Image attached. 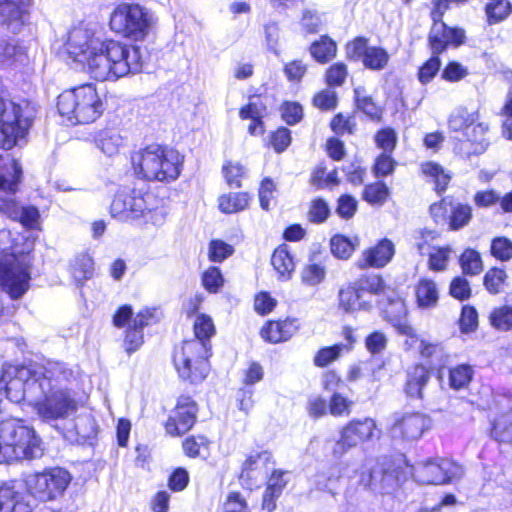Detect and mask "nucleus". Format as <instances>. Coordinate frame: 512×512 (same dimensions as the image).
Returning <instances> with one entry per match:
<instances>
[{"label":"nucleus","instance_id":"obj_1","mask_svg":"<svg viewBox=\"0 0 512 512\" xmlns=\"http://www.w3.org/2000/svg\"><path fill=\"white\" fill-rule=\"evenodd\" d=\"M66 50L97 81H116L140 73L146 63V51L140 46L103 38L84 27L69 32Z\"/></svg>","mask_w":512,"mask_h":512},{"label":"nucleus","instance_id":"obj_2","mask_svg":"<svg viewBox=\"0 0 512 512\" xmlns=\"http://www.w3.org/2000/svg\"><path fill=\"white\" fill-rule=\"evenodd\" d=\"M43 380L28 391V404L41 421L54 425L73 416L79 401L68 385L76 379L75 371L65 362L48 360Z\"/></svg>","mask_w":512,"mask_h":512},{"label":"nucleus","instance_id":"obj_3","mask_svg":"<svg viewBox=\"0 0 512 512\" xmlns=\"http://www.w3.org/2000/svg\"><path fill=\"white\" fill-rule=\"evenodd\" d=\"M195 338L184 341L174 353V366L180 377L197 383L205 379L208 372L207 359L210 355V338L215 333L211 317L201 314L194 322Z\"/></svg>","mask_w":512,"mask_h":512},{"label":"nucleus","instance_id":"obj_4","mask_svg":"<svg viewBox=\"0 0 512 512\" xmlns=\"http://www.w3.org/2000/svg\"><path fill=\"white\" fill-rule=\"evenodd\" d=\"M131 162L137 177L147 181L171 182L181 174L183 157L172 148L151 144L134 152Z\"/></svg>","mask_w":512,"mask_h":512},{"label":"nucleus","instance_id":"obj_5","mask_svg":"<svg viewBox=\"0 0 512 512\" xmlns=\"http://www.w3.org/2000/svg\"><path fill=\"white\" fill-rule=\"evenodd\" d=\"M42 440L32 426L20 419L0 422V464L39 458Z\"/></svg>","mask_w":512,"mask_h":512},{"label":"nucleus","instance_id":"obj_6","mask_svg":"<svg viewBox=\"0 0 512 512\" xmlns=\"http://www.w3.org/2000/svg\"><path fill=\"white\" fill-rule=\"evenodd\" d=\"M22 168L8 153L0 154V212L10 219L19 220L30 229L39 223V211L36 207L19 206L13 198L21 181Z\"/></svg>","mask_w":512,"mask_h":512},{"label":"nucleus","instance_id":"obj_7","mask_svg":"<svg viewBox=\"0 0 512 512\" xmlns=\"http://www.w3.org/2000/svg\"><path fill=\"white\" fill-rule=\"evenodd\" d=\"M113 218L129 221L143 218L145 223L160 226L165 221V211L160 200L142 189H123L115 196L110 206Z\"/></svg>","mask_w":512,"mask_h":512},{"label":"nucleus","instance_id":"obj_8","mask_svg":"<svg viewBox=\"0 0 512 512\" xmlns=\"http://www.w3.org/2000/svg\"><path fill=\"white\" fill-rule=\"evenodd\" d=\"M57 108L71 124H88L102 115L104 103L96 87L85 84L62 92L58 96Z\"/></svg>","mask_w":512,"mask_h":512},{"label":"nucleus","instance_id":"obj_9","mask_svg":"<svg viewBox=\"0 0 512 512\" xmlns=\"http://www.w3.org/2000/svg\"><path fill=\"white\" fill-rule=\"evenodd\" d=\"M449 128L455 132H462L464 141L459 152L464 157L479 155L486 151L489 141L486 137L489 126L480 120L478 111H469L467 108L456 109L449 117Z\"/></svg>","mask_w":512,"mask_h":512},{"label":"nucleus","instance_id":"obj_10","mask_svg":"<svg viewBox=\"0 0 512 512\" xmlns=\"http://www.w3.org/2000/svg\"><path fill=\"white\" fill-rule=\"evenodd\" d=\"M46 369L48 360L27 366L4 365L0 378V392H4L11 402L28 403V390L43 380Z\"/></svg>","mask_w":512,"mask_h":512},{"label":"nucleus","instance_id":"obj_11","mask_svg":"<svg viewBox=\"0 0 512 512\" xmlns=\"http://www.w3.org/2000/svg\"><path fill=\"white\" fill-rule=\"evenodd\" d=\"M157 21L154 13L137 3L117 5L110 17L111 29L132 40H143Z\"/></svg>","mask_w":512,"mask_h":512},{"label":"nucleus","instance_id":"obj_12","mask_svg":"<svg viewBox=\"0 0 512 512\" xmlns=\"http://www.w3.org/2000/svg\"><path fill=\"white\" fill-rule=\"evenodd\" d=\"M406 481L404 468L394 461L383 458L361 471L359 482L371 492L380 495H394Z\"/></svg>","mask_w":512,"mask_h":512},{"label":"nucleus","instance_id":"obj_13","mask_svg":"<svg viewBox=\"0 0 512 512\" xmlns=\"http://www.w3.org/2000/svg\"><path fill=\"white\" fill-rule=\"evenodd\" d=\"M31 266L29 254L0 255V287L11 299H19L28 291Z\"/></svg>","mask_w":512,"mask_h":512},{"label":"nucleus","instance_id":"obj_14","mask_svg":"<svg viewBox=\"0 0 512 512\" xmlns=\"http://www.w3.org/2000/svg\"><path fill=\"white\" fill-rule=\"evenodd\" d=\"M410 472L420 484L444 485L460 480L464 475V468L451 459L437 458L416 463Z\"/></svg>","mask_w":512,"mask_h":512},{"label":"nucleus","instance_id":"obj_15","mask_svg":"<svg viewBox=\"0 0 512 512\" xmlns=\"http://www.w3.org/2000/svg\"><path fill=\"white\" fill-rule=\"evenodd\" d=\"M380 436L381 430L373 418L352 419L339 431V439L332 448V455L341 458L359 444L379 439Z\"/></svg>","mask_w":512,"mask_h":512},{"label":"nucleus","instance_id":"obj_16","mask_svg":"<svg viewBox=\"0 0 512 512\" xmlns=\"http://www.w3.org/2000/svg\"><path fill=\"white\" fill-rule=\"evenodd\" d=\"M155 309L144 308L135 316L131 306L120 307L113 316V325L117 328L127 326L124 338V349L128 354L138 350L143 344V328L155 320Z\"/></svg>","mask_w":512,"mask_h":512},{"label":"nucleus","instance_id":"obj_17","mask_svg":"<svg viewBox=\"0 0 512 512\" xmlns=\"http://www.w3.org/2000/svg\"><path fill=\"white\" fill-rule=\"evenodd\" d=\"M70 473L59 467L30 475L26 479L29 490L40 500L50 501L62 496L71 482Z\"/></svg>","mask_w":512,"mask_h":512},{"label":"nucleus","instance_id":"obj_18","mask_svg":"<svg viewBox=\"0 0 512 512\" xmlns=\"http://www.w3.org/2000/svg\"><path fill=\"white\" fill-rule=\"evenodd\" d=\"M431 420L420 412L395 413L391 426V434L394 438L406 441H415L430 429Z\"/></svg>","mask_w":512,"mask_h":512},{"label":"nucleus","instance_id":"obj_19","mask_svg":"<svg viewBox=\"0 0 512 512\" xmlns=\"http://www.w3.org/2000/svg\"><path fill=\"white\" fill-rule=\"evenodd\" d=\"M197 412V405L190 397H180L165 424L166 432L171 436L188 432L196 421Z\"/></svg>","mask_w":512,"mask_h":512},{"label":"nucleus","instance_id":"obj_20","mask_svg":"<svg viewBox=\"0 0 512 512\" xmlns=\"http://www.w3.org/2000/svg\"><path fill=\"white\" fill-rule=\"evenodd\" d=\"M465 32L463 29L448 27L442 20L433 21L429 33V44L432 54L439 55L449 45L459 46L464 43Z\"/></svg>","mask_w":512,"mask_h":512},{"label":"nucleus","instance_id":"obj_21","mask_svg":"<svg viewBox=\"0 0 512 512\" xmlns=\"http://www.w3.org/2000/svg\"><path fill=\"white\" fill-rule=\"evenodd\" d=\"M395 254L393 242L387 238L380 240L375 246L364 250L356 262L357 267L382 268L386 266Z\"/></svg>","mask_w":512,"mask_h":512},{"label":"nucleus","instance_id":"obj_22","mask_svg":"<svg viewBox=\"0 0 512 512\" xmlns=\"http://www.w3.org/2000/svg\"><path fill=\"white\" fill-rule=\"evenodd\" d=\"M383 312L385 319L391 323L399 334L410 338L416 337L415 329L407 321L405 303L399 296L394 295L393 297H389L387 305L383 308Z\"/></svg>","mask_w":512,"mask_h":512},{"label":"nucleus","instance_id":"obj_23","mask_svg":"<svg viewBox=\"0 0 512 512\" xmlns=\"http://www.w3.org/2000/svg\"><path fill=\"white\" fill-rule=\"evenodd\" d=\"M338 307L345 313L367 311L372 307V300L364 297L353 283H349L338 291Z\"/></svg>","mask_w":512,"mask_h":512},{"label":"nucleus","instance_id":"obj_24","mask_svg":"<svg viewBox=\"0 0 512 512\" xmlns=\"http://www.w3.org/2000/svg\"><path fill=\"white\" fill-rule=\"evenodd\" d=\"M298 330L295 319L284 321H269L261 329V337L269 343H280L289 340Z\"/></svg>","mask_w":512,"mask_h":512},{"label":"nucleus","instance_id":"obj_25","mask_svg":"<svg viewBox=\"0 0 512 512\" xmlns=\"http://www.w3.org/2000/svg\"><path fill=\"white\" fill-rule=\"evenodd\" d=\"M27 497L11 486L0 487V512H31Z\"/></svg>","mask_w":512,"mask_h":512},{"label":"nucleus","instance_id":"obj_26","mask_svg":"<svg viewBox=\"0 0 512 512\" xmlns=\"http://www.w3.org/2000/svg\"><path fill=\"white\" fill-rule=\"evenodd\" d=\"M96 147L105 155L112 157L118 154L123 145V138L114 128H105L97 131L94 135Z\"/></svg>","mask_w":512,"mask_h":512},{"label":"nucleus","instance_id":"obj_27","mask_svg":"<svg viewBox=\"0 0 512 512\" xmlns=\"http://www.w3.org/2000/svg\"><path fill=\"white\" fill-rule=\"evenodd\" d=\"M287 475L288 473L283 471H274L272 473L263 495V509L268 512H272L275 509V499L281 495L284 487L286 486L287 479H285V476Z\"/></svg>","mask_w":512,"mask_h":512},{"label":"nucleus","instance_id":"obj_28","mask_svg":"<svg viewBox=\"0 0 512 512\" xmlns=\"http://www.w3.org/2000/svg\"><path fill=\"white\" fill-rule=\"evenodd\" d=\"M429 380V372L423 365L412 367L407 373L405 392L411 398H422V390Z\"/></svg>","mask_w":512,"mask_h":512},{"label":"nucleus","instance_id":"obj_29","mask_svg":"<svg viewBox=\"0 0 512 512\" xmlns=\"http://www.w3.org/2000/svg\"><path fill=\"white\" fill-rule=\"evenodd\" d=\"M26 56L24 47L14 39L0 38V68H7L23 62Z\"/></svg>","mask_w":512,"mask_h":512},{"label":"nucleus","instance_id":"obj_30","mask_svg":"<svg viewBox=\"0 0 512 512\" xmlns=\"http://www.w3.org/2000/svg\"><path fill=\"white\" fill-rule=\"evenodd\" d=\"M271 263L279 277L287 280L294 271L295 264L288 246L283 244L276 248L271 257Z\"/></svg>","mask_w":512,"mask_h":512},{"label":"nucleus","instance_id":"obj_31","mask_svg":"<svg viewBox=\"0 0 512 512\" xmlns=\"http://www.w3.org/2000/svg\"><path fill=\"white\" fill-rule=\"evenodd\" d=\"M417 303L422 308L436 306L439 299V291L436 283L428 278H421L416 285Z\"/></svg>","mask_w":512,"mask_h":512},{"label":"nucleus","instance_id":"obj_32","mask_svg":"<svg viewBox=\"0 0 512 512\" xmlns=\"http://www.w3.org/2000/svg\"><path fill=\"white\" fill-rule=\"evenodd\" d=\"M492 437L504 443H512V404L493 421Z\"/></svg>","mask_w":512,"mask_h":512},{"label":"nucleus","instance_id":"obj_33","mask_svg":"<svg viewBox=\"0 0 512 512\" xmlns=\"http://www.w3.org/2000/svg\"><path fill=\"white\" fill-rule=\"evenodd\" d=\"M31 0H0V23L19 21Z\"/></svg>","mask_w":512,"mask_h":512},{"label":"nucleus","instance_id":"obj_34","mask_svg":"<svg viewBox=\"0 0 512 512\" xmlns=\"http://www.w3.org/2000/svg\"><path fill=\"white\" fill-rule=\"evenodd\" d=\"M250 197L245 192L228 193L218 199L219 209L226 214L245 210L249 205Z\"/></svg>","mask_w":512,"mask_h":512},{"label":"nucleus","instance_id":"obj_35","mask_svg":"<svg viewBox=\"0 0 512 512\" xmlns=\"http://www.w3.org/2000/svg\"><path fill=\"white\" fill-rule=\"evenodd\" d=\"M337 51L336 43L327 36H322L310 46L311 55L320 63H326L335 57Z\"/></svg>","mask_w":512,"mask_h":512},{"label":"nucleus","instance_id":"obj_36","mask_svg":"<svg viewBox=\"0 0 512 512\" xmlns=\"http://www.w3.org/2000/svg\"><path fill=\"white\" fill-rule=\"evenodd\" d=\"M358 245L359 240L356 237L352 240L343 235H335L330 240L332 254L336 258L343 260L350 258Z\"/></svg>","mask_w":512,"mask_h":512},{"label":"nucleus","instance_id":"obj_37","mask_svg":"<svg viewBox=\"0 0 512 512\" xmlns=\"http://www.w3.org/2000/svg\"><path fill=\"white\" fill-rule=\"evenodd\" d=\"M421 169L423 174L433 181L435 184V190L438 193H441L446 189L451 177L440 165L433 162H427L421 165Z\"/></svg>","mask_w":512,"mask_h":512},{"label":"nucleus","instance_id":"obj_38","mask_svg":"<svg viewBox=\"0 0 512 512\" xmlns=\"http://www.w3.org/2000/svg\"><path fill=\"white\" fill-rule=\"evenodd\" d=\"M74 279L78 282L88 280L94 273V262L88 254L78 255L71 266Z\"/></svg>","mask_w":512,"mask_h":512},{"label":"nucleus","instance_id":"obj_39","mask_svg":"<svg viewBox=\"0 0 512 512\" xmlns=\"http://www.w3.org/2000/svg\"><path fill=\"white\" fill-rule=\"evenodd\" d=\"M353 284L357 287V289H359L364 297H367V294L372 296L385 292V283L379 275L373 274L363 276Z\"/></svg>","mask_w":512,"mask_h":512},{"label":"nucleus","instance_id":"obj_40","mask_svg":"<svg viewBox=\"0 0 512 512\" xmlns=\"http://www.w3.org/2000/svg\"><path fill=\"white\" fill-rule=\"evenodd\" d=\"M389 61L387 51L381 47L371 46L366 52L363 65L371 70H382L386 67Z\"/></svg>","mask_w":512,"mask_h":512},{"label":"nucleus","instance_id":"obj_41","mask_svg":"<svg viewBox=\"0 0 512 512\" xmlns=\"http://www.w3.org/2000/svg\"><path fill=\"white\" fill-rule=\"evenodd\" d=\"M492 326L500 331H509L512 329V306L503 305L494 308L490 314Z\"/></svg>","mask_w":512,"mask_h":512},{"label":"nucleus","instance_id":"obj_42","mask_svg":"<svg viewBox=\"0 0 512 512\" xmlns=\"http://www.w3.org/2000/svg\"><path fill=\"white\" fill-rule=\"evenodd\" d=\"M473 377V369L469 365H458L450 370L449 384L455 390L466 387Z\"/></svg>","mask_w":512,"mask_h":512},{"label":"nucleus","instance_id":"obj_43","mask_svg":"<svg viewBox=\"0 0 512 512\" xmlns=\"http://www.w3.org/2000/svg\"><path fill=\"white\" fill-rule=\"evenodd\" d=\"M462 271L466 275H477L482 269L480 254L473 249H466L460 257Z\"/></svg>","mask_w":512,"mask_h":512},{"label":"nucleus","instance_id":"obj_44","mask_svg":"<svg viewBox=\"0 0 512 512\" xmlns=\"http://www.w3.org/2000/svg\"><path fill=\"white\" fill-rule=\"evenodd\" d=\"M511 4L506 0H490L485 7V11L490 24L503 20L510 12Z\"/></svg>","mask_w":512,"mask_h":512},{"label":"nucleus","instance_id":"obj_45","mask_svg":"<svg viewBox=\"0 0 512 512\" xmlns=\"http://www.w3.org/2000/svg\"><path fill=\"white\" fill-rule=\"evenodd\" d=\"M346 348L347 346L342 343L330 347H324L316 353L314 357V364L318 367H326L337 360Z\"/></svg>","mask_w":512,"mask_h":512},{"label":"nucleus","instance_id":"obj_46","mask_svg":"<svg viewBox=\"0 0 512 512\" xmlns=\"http://www.w3.org/2000/svg\"><path fill=\"white\" fill-rule=\"evenodd\" d=\"M388 194V187L382 182H377L365 187L363 197L371 205L381 206L386 201Z\"/></svg>","mask_w":512,"mask_h":512},{"label":"nucleus","instance_id":"obj_47","mask_svg":"<svg viewBox=\"0 0 512 512\" xmlns=\"http://www.w3.org/2000/svg\"><path fill=\"white\" fill-rule=\"evenodd\" d=\"M325 267L321 264H308L301 271V280L305 285L317 286L325 279Z\"/></svg>","mask_w":512,"mask_h":512},{"label":"nucleus","instance_id":"obj_48","mask_svg":"<svg viewBox=\"0 0 512 512\" xmlns=\"http://www.w3.org/2000/svg\"><path fill=\"white\" fill-rule=\"evenodd\" d=\"M472 218V208L467 204H457L452 209L449 226L452 230H458L470 222Z\"/></svg>","mask_w":512,"mask_h":512},{"label":"nucleus","instance_id":"obj_49","mask_svg":"<svg viewBox=\"0 0 512 512\" xmlns=\"http://www.w3.org/2000/svg\"><path fill=\"white\" fill-rule=\"evenodd\" d=\"M452 250L450 247H440L434 249L429 254L428 266L432 271H444L448 267V262Z\"/></svg>","mask_w":512,"mask_h":512},{"label":"nucleus","instance_id":"obj_50","mask_svg":"<svg viewBox=\"0 0 512 512\" xmlns=\"http://www.w3.org/2000/svg\"><path fill=\"white\" fill-rule=\"evenodd\" d=\"M222 172L230 187L240 188L242 186L241 180L245 176V169L240 163L228 162L223 166Z\"/></svg>","mask_w":512,"mask_h":512},{"label":"nucleus","instance_id":"obj_51","mask_svg":"<svg viewBox=\"0 0 512 512\" xmlns=\"http://www.w3.org/2000/svg\"><path fill=\"white\" fill-rule=\"evenodd\" d=\"M491 254L500 261H508L512 258V240L506 237H496L490 246Z\"/></svg>","mask_w":512,"mask_h":512},{"label":"nucleus","instance_id":"obj_52","mask_svg":"<svg viewBox=\"0 0 512 512\" xmlns=\"http://www.w3.org/2000/svg\"><path fill=\"white\" fill-rule=\"evenodd\" d=\"M356 103L359 110L372 119H378L381 115L380 108L374 103L371 97L362 94L360 88L355 89Z\"/></svg>","mask_w":512,"mask_h":512},{"label":"nucleus","instance_id":"obj_53","mask_svg":"<svg viewBox=\"0 0 512 512\" xmlns=\"http://www.w3.org/2000/svg\"><path fill=\"white\" fill-rule=\"evenodd\" d=\"M234 252V248L222 240H212L209 244V259L213 262H222Z\"/></svg>","mask_w":512,"mask_h":512},{"label":"nucleus","instance_id":"obj_54","mask_svg":"<svg viewBox=\"0 0 512 512\" xmlns=\"http://www.w3.org/2000/svg\"><path fill=\"white\" fill-rule=\"evenodd\" d=\"M353 402L342 396L340 393L334 392L329 403V411L333 416L349 415Z\"/></svg>","mask_w":512,"mask_h":512},{"label":"nucleus","instance_id":"obj_55","mask_svg":"<svg viewBox=\"0 0 512 512\" xmlns=\"http://www.w3.org/2000/svg\"><path fill=\"white\" fill-rule=\"evenodd\" d=\"M505 277L506 273L504 270L493 268L485 274L484 285L490 293L497 294L504 283Z\"/></svg>","mask_w":512,"mask_h":512},{"label":"nucleus","instance_id":"obj_56","mask_svg":"<svg viewBox=\"0 0 512 512\" xmlns=\"http://www.w3.org/2000/svg\"><path fill=\"white\" fill-rule=\"evenodd\" d=\"M440 59L438 55L433 54L432 57L420 67L418 79L422 84L429 83L440 69Z\"/></svg>","mask_w":512,"mask_h":512},{"label":"nucleus","instance_id":"obj_57","mask_svg":"<svg viewBox=\"0 0 512 512\" xmlns=\"http://www.w3.org/2000/svg\"><path fill=\"white\" fill-rule=\"evenodd\" d=\"M223 277L221 271L217 267H210L202 276L203 286L212 293H215L223 285Z\"/></svg>","mask_w":512,"mask_h":512},{"label":"nucleus","instance_id":"obj_58","mask_svg":"<svg viewBox=\"0 0 512 512\" xmlns=\"http://www.w3.org/2000/svg\"><path fill=\"white\" fill-rule=\"evenodd\" d=\"M375 141L377 146L383 150L382 153H392L396 146L397 136L393 129L386 128L376 134Z\"/></svg>","mask_w":512,"mask_h":512},{"label":"nucleus","instance_id":"obj_59","mask_svg":"<svg viewBox=\"0 0 512 512\" xmlns=\"http://www.w3.org/2000/svg\"><path fill=\"white\" fill-rule=\"evenodd\" d=\"M460 329L464 333L474 331L478 325V314L475 308L464 306L462 308L461 317L459 319Z\"/></svg>","mask_w":512,"mask_h":512},{"label":"nucleus","instance_id":"obj_60","mask_svg":"<svg viewBox=\"0 0 512 512\" xmlns=\"http://www.w3.org/2000/svg\"><path fill=\"white\" fill-rule=\"evenodd\" d=\"M265 113V106L260 101H251L246 106L242 107L239 112L241 119H251L254 122L261 124L262 117Z\"/></svg>","mask_w":512,"mask_h":512},{"label":"nucleus","instance_id":"obj_61","mask_svg":"<svg viewBox=\"0 0 512 512\" xmlns=\"http://www.w3.org/2000/svg\"><path fill=\"white\" fill-rule=\"evenodd\" d=\"M330 213L328 204L323 199H315L312 201L308 217L311 222H324Z\"/></svg>","mask_w":512,"mask_h":512},{"label":"nucleus","instance_id":"obj_62","mask_svg":"<svg viewBox=\"0 0 512 512\" xmlns=\"http://www.w3.org/2000/svg\"><path fill=\"white\" fill-rule=\"evenodd\" d=\"M208 440L203 436H191L184 440L183 450L189 457H197L200 455L201 449H207Z\"/></svg>","mask_w":512,"mask_h":512},{"label":"nucleus","instance_id":"obj_63","mask_svg":"<svg viewBox=\"0 0 512 512\" xmlns=\"http://www.w3.org/2000/svg\"><path fill=\"white\" fill-rule=\"evenodd\" d=\"M275 190V184L270 178H265L261 182L259 189V202L262 209L269 210L271 200L275 197Z\"/></svg>","mask_w":512,"mask_h":512},{"label":"nucleus","instance_id":"obj_64","mask_svg":"<svg viewBox=\"0 0 512 512\" xmlns=\"http://www.w3.org/2000/svg\"><path fill=\"white\" fill-rule=\"evenodd\" d=\"M223 510L224 512H249L245 499L237 492L228 495Z\"/></svg>","mask_w":512,"mask_h":512}]
</instances>
